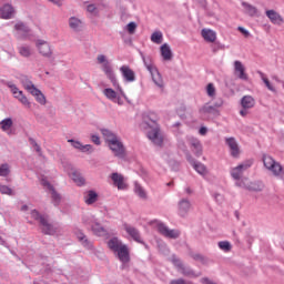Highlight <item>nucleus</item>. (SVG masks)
Instances as JSON below:
<instances>
[{"label": "nucleus", "mask_w": 284, "mask_h": 284, "mask_svg": "<svg viewBox=\"0 0 284 284\" xmlns=\"http://www.w3.org/2000/svg\"><path fill=\"white\" fill-rule=\"evenodd\" d=\"M30 94H32V97H36V101L40 103V105H45V95L43 94V92H41V90L36 88L33 91L30 92Z\"/></svg>", "instance_id": "7c9ffc66"}, {"label": "nucleus", "mask_w": 284, "mask_h": 284, "mask_svg": "<svg viewBox=\"0 0 284 284\" xmlns=\"http://www.w3.org/2000/svg\"><path fill=\"white\" fill-rule=\"evenodd\" d=\"M266 17L270 19L271 23H273L274 26H283L284 23L283 17H281L280 13L276 12L275 10H267Z\"/></svg>", "instance_id": "a211bd4d"}, {"label": "nucleus", "mask_w": 284, "mask_h": 284, "mask_svg": "<svg viewBox=\"0 0 284 284\" xmlns=\"http://www.w3.org/2000/svg\"><path fill=\"white\" fill-rule=\"evenodd\" d=\"M69 27L71 28V30H73V32H81L83 22L77 17H71L69 19Z\"/></svg>", "instance_id": "b1692460"}, {"label": "nucleus", "mask_w": 284, "mask_h": 284, "mask_svg": "<svg viewBox=\"0 0 284 284\" xmlns=\"http://www.w3.org/2000/svg\"><path fill=\"white\" fill-rule=\"evenodd\" d=\"M190 210H192V202L190 199L183 197L178 202V214L182 219H185V216L190 214Z\"/></svg>", "instance_id": "0eeeda50"}, {"label": "nucleus", "mask_w": 284, "mask_h": 284, "mask_svg": "<svg viewBox=\"0 0 284 284\" xmlns=\"http://www.w3.org/2000/svg\"><path fill=\"white\" fill-rule=\"evenodd\" d=\"M245 14L248 17H258V9L247 2H242Z\"/></svg>", "instance_id": "cd10ccee"}, {"label": "nucleus", "mask_w": 284, "mask_h": 284, "mask_svg": "<svg viewBox=\"0 0 284 284\" xmlns=\"http://www.w3.org/2000/svg\"><path fill=\"white\" fill-rule=\"evenodd\" d=\"M29 143L30 145H32L36 150V152H38L39 156H43V152H41V146L39 145V143H37V140L33 138H29Z\"/></svg>", "instance_id": "603ef678"}, {"label": "nucleus", "mask_w": 284, "mask_h": 284, "mask_svg": "<svg viewBox=\"0 0 284 284\" xmlns=\"http://www.w3.org/2000/svg\"><path fill=\"white\" fill-rule=\"evenodd\" d=\"M180 272L183 276H187L189 278H199V276H201V273L194 272L190 266H183Z\"/></svg>", "instance_id": "473e14b6"}, {"label": "nucleus", "mask_w": 284, "mask_h": 284, "mask_svg": "<svg viewBox=\"0 0 284 284\" xmlns=\"http://www.w3.org/2000/svg\"><path fill=\"white\" fill-rule=\"evenodd\" d=\"M51 201L55 207H59L61 205V194L57 192V190L53 187L51 191Z\"/></svg>", "instance_id": "58836bf2"}, {"label": "nucleus", "mask_w": 284, "mask_h": 284, "mask_svg": "<svg viewBox=\"0 0 284 284\" xmlns=\"http://www.w3.org/2000/svg\"><path fill=\"white\" fill-rule=\"evenodd\" d=\"M14 30L18 32V39L26 41L28 36L30 34V27L26 24V22L19 21L14 24Z\"/></svg>", "instance_id": "9d476101"}, {"label": "nucleus", "mask_w": 284, "mask_h": 284, "mask_svg": "<svg viewBox=\"0 0 284 284\" xmlns=\"http://www.w3.org/2000/svg\"><path fill=\"white\" fill-rule=\"evenodd\" d=\"M110 179L113 181V185L114 187H118V190H128V183H125L123 174L114 172L110 175Z\"/></svg>", "instance_id": "1a4fd4ad"}, {"label": "nucleus", "mask_w": 284, "mask_h": 284, "mask_svg": "<svg viewBox=\"0 0 284 284\" xmlns=\"http://www.w3.org/2000/svg\"><path fill=\"white\" fill-rule=\"evenodd\" d=\"M265 185L263 184V182H250L247 190L248 192H263Z\"/></svg>", "instance_id": "f704fd0d"}, {"label": "nucleus", "mask_w": 284, "mask_h": 284, "mask_svg": "<svg viewBox=\"0 0 284 284\" xmlns=\"http://www.w3.org/2000/svg\"><path fill=\"white\" fill-rule=\"evenodd\" d=\"M40 183H41V185H42L43 187H45L47 190H49V192L52 191V190H54V186H53V185L50 183V181H48L45 178L41 179Z\"/></svg>", "instance_id": "4d7b16f0"}, {"label": "nucleus", "mask_w": 284, "mask_h": 284, "mask_svg": "<svg viewBox=\"0 0 284 284\" xmlns=\"http://www.w3.org/2000/svg\"><path fill=\"white\" fill-rule=\"evenodd\" d=\"M124 230L129 236H132L133 241H136V243H143V241H141V233L139 232V229L130 224H124Z\"/></svg>", "instance_id": "f3484780"}, {"label": "nucleus", "mask_w": 284, "mask_h": 284, "mask_svg": "<svg viewBox=\"0 0 284 284\" xmlns=\"http://www.w3.org/2000/svg\"><path fill=\"white\" fill-rule=\"evenodd\" d=\"M143 126L148 128L146 136L154 143V145H163V135H161V129L156 121L153 120H144L142 123Z\"/></svg>", "instance_id": "f03ea898"}, {"label": "nucleus", "mask_w": 284, "mask_h": 284, "mask_svg": "<svg viewBox=\"0 0 284 284\" xmlns=\"http://www.w3.org/2000/svg\"><path fill=\"white\" fill-rule=\"evenodd\" d=\"M12 125H13V122L11 118H6L0 122L1 131L7 132V134H12V131H10L12 129Z\"/></svg>", "instance_id": "c85d7f7f"}, {"label": "nucleus", "mask_w": 284, "mask_h": 284, "mask_svg": "<svg viewBox=\"0 0 284 284\" xmlns=\"http://www.w3.org/2000/svg\"><path fill=\"white\" fill-rule=\"evenodd\" d=\"M91 230H92L93 234H95V236H104V237L110 236V233H108V230H105V227H103L99 223L92 224Z\"/></svg>", "instance_id": "4be33fe9"}, {"label": "nucleus", "mask_w": 284, "mask_h": 284, "mask_svg": "<svg viewBox=\"0 0 284 284\" xmlns=\"http://www.w3.org/2000/svg\"><path fill=\"white\" fill-rule=\"evenodd\" d=\"M22 105H26L27 108H30L31 103L30 100H28V97H26L23 93L21 94L20 99H18Z\"/></svg>", "instance_id": "052dcab7"}, {"label": "nucleus", "mask_w": 284, "mask_h": 284, "mask_svg": "<svg viewBox=\"0 0 284 284\" xmlns=\"http://www.w3.org/2000/svg\"><path fill=\"white\" fill-rule=\"evenodd\" d=\"M134 192L135 194H138L140 199H143V201L148 200V193L145 192L144 189H142V186L139 183H135Z\"/></svg>", "instance_id": "37998d69"}, {"label": "nucleus", "mask_w": 284, "mask_h": 284, "mask_svg": "<svg viewBox=\"0 0 284 284\" xmlns=\"http://www.w3.org/2000/svg\"><path fill=\"white\" fill-rule=\"evenodd\" d=\"M142 61L149 72H153L154 70H156V67H154V62L150 57L145 58V55H142Z\"/></svg>", "instance_id": "ea45409f"}, {"label": "nucleus", "mask_w": 284, "mask_h": 284, "mask_svg": "<svg viewBox=\"0 0 284 284\" xmlns=\"http://www.w3.org/2000/svg\"><path fill=\"white\" fill-rule=\"evenodd\" d=\"M101 134L108 144L112 143V141L119 140V136L108 129H101Z\"/></svg>", "instance_id": "c756f323"}, {"label": "nucleus", "mask_w": 284, "mask_h": 284, "mask_svg": "<svg viewBox=\"0 0 284 284\" xmlns=\"http://www.w3.org/2000/svg\"><path fill=\"white\" fill-rule=\"evenodd\" d=\"M178 148H180V150H182V152H187V145H185V142L183 140H180L178 142Z\"/></svg>", "instance_id": "338daca9"}, {"label": "nucleus", "mask_w": 284, "mask_h": 284, "mask_svg": "<svg viewBox=\"0 0 284 284\" xmlns=\"http://www.w3.org/2000/svg\"><path fill=\"white\" fill-rule=\"evenodd\" d=\"M31 219H33L34 221H38V223H40L42 234H47L49 236H54V234H57V229L53 226L52 223H50L48 215H43V214L39 213V211L32 210Z\"/></svg>", "instance_id": "7ed1b4c3"}, {"label": "nucleus", "mask_w": 284, "mask_h": 284, "mask_svg": "<svg viewBox=\"0 0 284 284\" xmlns=\"http://www.w3.org/2000/svg\"><path fill=\"white\" fill-rule=\"evenodd\" d=\"M80 152H89V154H92V152H94V146H92V144H82Z\"/></svg>", "instance_id": "680f3d73"}, {"label": "nucleus", "mask_w": 284, "mask_h": 284, "mask_svg": "<svg viewBox=\"0 0 284 284\" xmlns=\"http://www.w3.org/2000/svg\"><path fill=\"white\" fill-rule=\"evenodd\" d=\"M97 61L102 65V71L104 72L109 81H111L113 88H116L120 94L124 97V99H128L125 97V92H123V89H121V85H119V81L116 80V75L114 74V70H112V64H110L108 58L103 54H99Z\"/></svg>", "instance_id": "f257e3e1"}, {"label": "nucleus", "mask_w": 284, "mask_h": 284, "mask_svg": "<svg viewBox=\"0 0 284 284\" xmlns=\"http://www.w3.org/2000/svg\"><path fill=\"white\" fill-rule=\"evenodd\" d=\"M18 50H19V54H21V57H24L26 59H28L29 57H32V50L28 45L19 47Z\"/></svg>", "instance_id": "a18cd8bd"}, {"label": "nucleus", "mask_w": 284, "mask_h": 284, "mask_svg": "<svg viewBox=\"0 0 284 284\" xmlns=\"http://www.w3.org/2000/svg\"><path fill=\"white\" fill-rule=\"evenodd\" d=\"M150 74L152 77L153 83H155L158 88H163V78H161V73H159V69H154L153 71H150Z\"/></svg>", "instance_id": "2f4dec72"}, {"label": "nucleus", "mask_w": 284, "mask_h": 284, "mask_svg": "<svg viewBox=\"0 0 284 284\" xmlns=\"http://www.w3.org/2000/svg\"><path fill=\"white\" fill-rule=\"evenodd\" d=\"M206 94L211 99H214V97H216V88L214 87V83H209L206 85Z\"/></svg>", "instance_id": "3c124183"}, {"label": "nucleus", "mask_w": 284, "mask_h": 284, "mask_svg": "<svg viewBox=\"0 0 284 284\" xmlns=\"http://www.w3.org/2000/svg\"><path fill=\"white\" fill-rule=\"evenodd\" d=\"M125 244L119 237H112L111 240L108 241V247L111 250V252L116 253L122 248Z\"/></svg>", "instance_id": "aec40b11"}, {"label": "nucleus", "mask_w": 284, "mask_h": 284, "mask_svg": "<svg viewBox=\"0 0 284 284\" xmlns=\"http://www.w3.org/2000/svg\"><path fill=\"white\" fill-rule=\"evenodd\" d=\"M161 50V57L164 59V61H172V49H170V44L164 43L160 48Z\"/></svg>", "instance_id": "a878e982"}, {"label": "nucleus", "mask_w": 284, "mask_h": 284, "mask_svg": "<svg viewBox=\"0 0 284 284\" xmlns=\"http://www.w3.org/2000/svg\"><path fill=\"white\" fill-rule=\"evenodd\" d=\"M194 170L197 172V174H201L202 176H205V174H207V168L204 166L203 163L201 162H196L194 165H193Z\"/></svg>", "instance_id": "c03bdc74"}, {"label": "nucleus", "mask_w": 284, "mask_h": 284, "mask_svg": "<svg viewBox=\"0 0 284 284\" xmlns=\"http://www.w3.org/2000/svg\"><path fill=\"white\" fill-rule=\"evenodd\" d=\"M68 143H71L72 148H74L75 150H80L82 149V143L80 141H77V140H68Z\"/></svg>", "instance_id": "bf43d9fd"}, {"label": "nucleus", "mask_w": 284, "mask_h": 284, "mask_svg": "<svg viewBox=\"0 0 284 284\" xmlns=\"http://www.w3.org/2000/svg\"><path fill=\"white\" fill-rule=\"evenodd\" d=\"M241 105L244 109L251 110V108H254V105H256V101L254 100V98H252V95H244L241 100Z\"/></svg>", "instance_id": "bb28decb"}, {"label": "nucleus", "mask_w": 284, "mask_h": 284, "mask_svg": "<svg viewBox=\"0 0 284 284\" xmlns=\"http://www.w3.org/2000/svg\"><path fill=\"white\" fill-rule=\"evenodd\" d=\"M108 145L116 159H125V146L120 139L110 142Z\"/></svg>", "instance_id": "423d86ee"}, {"label": "nucleus", "mask_w": 284, "mask_h": 284, "mask_svg": "<svg viewBox=\"0 0 284 284\" xmlns=\"http://www.w3.org/2000/svg\"><path fill=\"white\" fill-rule=\"evenodd\" d=\"M191 145L194 148L193 153L195 156H202L203 154V145L201 144V141L199 140H192Z\"/></svg>", "instance_id": "c9c22d12"}, {"label": "nucleus", "mask_w": 284, "mask_h": 284, "mask_svg": "<svg viewBox=\"0 0 284 284\" xmlns=\"http://www.w3.org/2000/svg\"><path fill=\"white\" fill-rule=\"evenodd\" d=\"M217 246L222 252H232V244L227 241H221L217 243Z\"/></svg>", "instance_id": "09e8293b"}, {"label": "nucleus", "mask_w": 284, "mask_h": 284, "mask_svg": "<svg viewBox=\"0 0 284 284\" xmlns=\"http://www.w3.org/2000/svg\"><path fill=\"white\" fill-rule=\"evenodd\" d=\"M37 48L42 57H47V59H50V57H52V48L48 42L43 40H38Z\"/></svg>", "instance_id": "2eb2a0df"}, {"label": "nucleus", "mask_w": 284, "mask_h": 284, "mask_svg": "<svg viewBox=\"0 0 284 284\" xmlns=\"http://www.w3.org/2000/svg\"><path fill=\"white\" fill-rule=\"evenodd\" d=\"M201 34L207 43H214V41H216V32H214V30L202 29Z\"/></svg>", "instance_id": "5701e85b"}, {"label": "nucleus", "mask_w": 284, "mask_h": 284, "mask_svg": "<svg viewBox=\"0 0 284 284\" xmlns=\"http://www.w3.org/2000/svg\"><path fill=\"white\" fill-rule=\"evenodd\" d=\"M6 85H7V88L10 89V91L12 92V94H16V93H18V92L20 91L19 88L16 87V84L12 83V82H7Z\"/></svg>", "instance_id": "e2e57ef3"}, {"label": "nucleus", "mask_w": 284, "mask_h": 284, "mask_svg": "<svg viewBox=\"0 0 284 284\" xmlns=\"http://www.w3.org/2000/svg\"><path fill=\"white\" fill-rule=\"evenodd\" d=\"M10 174V165L8 163H3L0 165V176H8Z\"/></svg>", "instance_id": "864d4df0"}, {"label": "nucleus", "mask_w": 284, "mask_h": 284, "mask_svg": "<svg viewBox=\"0 0 284 284\" xmlns=\"http://www.w3.org/2000/svg\"><path fill=\"white\" fill-rule=\"evenodd\" d=\"M136 22H130L126 24L125 30L129 32V34H134L136 32Z\"/></svg>", "instance_id": "5fc2aeb1"}, {"label": "nucleus", "mask_w": 284, "mask_h": 284, "mask_svg": "<svg viewBox=\"0 0 284 284\" xmlns=\"http://www.w3.org/2000/svg\"><path fill=\"white\" fill-rule=\"evenodd\" d=\"M114 254L121 263H130V248H128V245L124 244Z\"/></svg>", "instance_id": "dca6fc26"}, {"label": "nucleus", "mask_w": 284, "mask_h": 284, "mask_svg": "<svg viewBox=\"0 0 284 284\" xmlns=\"http://www.w3.org/2000/svg\"><path fill=\"white\" fill-rule=\"evenodd\" d=\"M19 79H20L21 85L24 88V90H27V92L31 93L33 90L37 89L34 83H32V80H30L28 75H20Z\"/></svg>", "instance_id": "412c9836"}, {"label": "nucleus", "mask_w": 284, "mask_h": 284, "mask_svg": "<svg viewBox=\"0 0 284 284\" xmlns=\"http://www.w3.org/2000/svg\"><path fill=\"white\" fill-rule=\"evenodd\" d=\"M99 199V194L91 190V191H88L87 193V196L84 197V202L87 203V205H93V203H97Z\"/></svg>", "instance_id": "72a5a7b5"}, {"label": "nucleus", "mask_w": 284, "mask_h": 284, "mask_svg": "<svg viewBox=\"0 0 284 284\" xmlns=\"http://www.w3.org/2000/svg\"><path fill=\"white\" fill-rule=\"evenodd\" d=\"M71 179L77 183V185H85V179L77 171L71 173Z\"/></svg>", "instance_id": "4c0bfd02"}, {"label": "nucleus", "mask_w": 284, "mask_h": 284, "mask_svg": "<svg viewBox=\"0 0 284 284\" xmlns=\"http://www.w3.org/2000/svg\"><path fill=\"white\" fill-rule=\"evenodd\" d=\"M151 41L153 43L161 44L163 43V33L161 31H155L151 34Z\"/></svg>", "instance_id": "49530a36"}, {"label": "nucleus", "mask_w": 284, "mask_h": 284, "mask_svg": "<svg viewBox=\"0 0 284 284\" xmlns=\"http://www.w3.org/2000/svg\"><path fill=\"white\" fill-rule=\"evenodd\" d=\"M0 14L2 19H12V14H14V8L7 3L0 9Z\"/></svg>", "instance_id": "393cba45"}, {"label": "nucleus", "mask_w": 284, "mask_h": 284, "mask_svg": "<svg viewBox=\"0 0 284 284\" xmlns=\"http://www.w3.org/2000/svg\"><path fill=\"white\" fill-rule=\"evenodd\" d=\"M87 11L90 12V14H94V17H97V14H99V9L97 8L95 4H89L87 7Z\"/></svg>", "instance_id": "13d9d810"}, {"label": "nucleus", "mask_w": 284, "mask_h": 284, "mask_svg": "<svg viewBox=\"0 0 284 284\" xmlns=\"http://www.w3.org/2000/svg\"><path fill=\"white\" fill-rule=\"evenodd\" d=\"M258 74L260 77H262V81L266 85L267 90H270L271 92H276V89L272 85L270 80L265 78V74L263 72H258Z\"/></svg>", "instance_id": "8fccbe9b"}, {"label": "nucleus", "mask_w": 284, "mask_h": 284, "mask_svg": "<svg viewBox=\"0 0 284 284\" xmlns=\"http://www.w3.org/2000/svg\"><path fill=\"white\" fill-rule=\"evenodd\" d=\"M103 94L104 97H106V99H109L110 101H116V97L119 95L116 93V91H114L113 89L111 88H106L103 90Z\"/></svg>", "instance_id": "a19ab883"}, {"label": "nucleus", "mask_w": 284, "mask_h": 284, "mask_svg": "<svg viewBox=\"0 0 284 284\" xmlns=\"http://www.w3.org/2000/svg\"><path fill=\"white\" fill-rule=\"evenodd\" d=\"M235 185L237 187H242L243 190H247V187H250V180L247 178L236 180Z\"/></svg>", "instance_id": "de8ad7c7"}, {"label": "nucleus", "mask_w": 284, "mask_h": 284, "mask_svg": "<svg viewBox=\"0 0 284 284\" xmlns=\"http://www.w3.org/2000/svg\"><path fill=\"white\" fill-rule=\"evenodd\" d=\"M120 72L126 83H133V81H136V73H134V71L131 70L130 67L122 65L120 68Z\"/></svg>", "instance_id": "9b49d317"}, {"label": "nucleus", "mask_w": 284, "mask_h": 284, "mask_svg": "<svg viewBox=\"0 0 284 284\" xmlns=\"http://www.w3.org/2000/svg\"><path fill=\"white\" fill-rule=\"evenodd\" d=\"M170 261L174 265V267H176L178 272H181L182 267L185 266V264H183V261H181V258L176 257L175 255H172Z\"/></svg>", "instance_id": "79ce46f5"}, {"label": "nucleus", "mask_w": 284, "mask_h": 284, "mask_svg": "<svg viewBox=\"0 0 284 284\" xmlns=\"http://www.w3.org/2000/svg\"><path fill=\"white\" fill-rule=\"evenodd\" d=\"M169 284H192L190 281L183 278L171 280Z\"/></svg>", "instance_id": "0e129e2a"}, {"label": "nucleus", "mask_w": 284, "mask_h": 284, "mask_svg": "<svg viewBox=\"0 0 284 284\" xmlns=\"http://www.w3.org/2000/svg\"><path fill=\"white\" fill-rule=\"evenodd\" d=\"M0 192H1V194H8L9 196H12V194H14L12 192V189H10V186L1 185V184H0Z\"/></svg>", "instance_id": "6e6d98bb"}, {"label": "nucleus", "mask_w": 284, "mask_h": 284, "mask_svg": "<svg viewBox=\"0 0 284 284\" xmlns=\"http://www.w3.org/2000/svg\"><path fill=\"white\" fill-rule=\"evenodd\" d=\"M199 112L204 119L206 116H219V109H215L214 105H210L209 103L200 108Z\"/></svg>", "instance_id": "4468645a"}, {"label": "nucleus", "mask_w": 284, "mask_h": 284, "mask_svg": "<svg viewBox=\"0 0 284 284\" xmlns=\"http://www.w3.org/2000/svg\"><path fill=\"white\" fill-rule=\"evenodd\" d=\"M237 30H239V32H241V34H243L245 37V39H247L250 37V31H247L245 28L239 27Z\"/></svg>", "instance_id": "774afa93"}, {"label": "nucleus", "mask_w": 284, "mask_h": 284, "mask_svg": "<svg viewBox=\"0 0 284 284\" xmlns=\"http://www.w3.org/2000/svg\"><path fill=\"white\" fill-rule=\"evenodd\" d=\"M156 230L159 234L164 236V239H179L181 236V232H179V230H170V227L162 222L156 224Z\"/></svg>", "instance_id": "39448f33"}, {"label": "nucleus", "mask_w": 284, "mask_h": 284, "mask_svg": "<svg viewBox=\"0 0 284 284\" xmlns=\"http://www.w3.org/2000/svg\"><path fill=\"white\" fill-rule=\"evenodd\" d=\"M91 141H92V143H94L95 145H101V138H99V135H97V134H92V135H91Z\"/></svg>", "instance_id": "69168bd1"}, {"label": "nucleus", "mask_w": 284, "mask_h": 284, "mask_svg": "<svg viewBox=\"0 0 284 284\" xmlns=\"http://www.w3.org/2000/svg\"><path fill=\"white\" fill-rule=\"evenodd\" d=\"M234 74L237 77V79H241V81H247L248 77L245 73V65H243V62L236 60L234 61Z\"/></svg>", "instance_id": "f8f14e48"}, {"label": "nucleus", "mask_w": 284, "mask_h": 284, "mask_svg": "<svg viewBox=\"0 0 284 284\" xmlns=\"http://www.w3.org/2000/svg\"><path fill=\"white\" fill-rule=\"evenodd\" d=\"M226 145L230 148L231 156L234 159H239V154H241V150L239 149V143L234 138H226L225 139Z\"/></svg>", "instance_id": "ddd939ff"}, {"label": "nucleus", "mask_w": 284, "mask_h": 284, "mask_svg": "<svg viewBox=\"0 0 284 284\" xmlns=\"http://www.w3.org/2000/svg\"><path fill=\"white\" fill-rule=\"evenodd\" d=\"M263 163H264V168H266V170L272 172L273 176H278L280 179H283L284 176L283 165L276 162L274 158H272L271 155H263Z\"/></svg>", "instance_id": "20e7f679"}, {"label": "nucleus", "mask_w": 284, "mask_h": 284, "mask_svg": "<svg viewBox=\"0 0 284 284\" xmlns=\"http://www.w3.org/2000/svg\"><path fill=\"white\" fill-rule=\"evenodd\" d=\"M189 256L191 258H193V261H199L200 263H202V265H207L209 263V260L207 257H205L203 254L201 253H194V252H191L189 253Z\"/></svg>", "instance_id": "e433bc0d"}, {"label": "nucleus", "mask_w": 284, "mask_h": 284, "mask_svg": "<svg viewBox=\"0 0 284 284\" xmlns=\"http://www.w3.org/2000/svg\"><path fill=\"white\" fill-rule=\"evenodd\" d=\"M75 236L78 241L81 243V245H83V247H85L87 250H92V243L90 242V240L83 231L78 230L75 232Z\"/></svg>", "instance_id": "6ab92c4d"}, {"label": "nucleus", "mask_w": 284, "mask_h": 284, "mask_svg": "<svg viewBox=\"0 0 284 284\" xmlns=\"http://www.w3.org/2000/svg\"><path fill=\"white\" fill-rule=\"evenodd\" d=\"M250 168H252V161L243 162L242 164L233 168L231 170L232 179H234L235 181L241 180V176H243V172H245V170H250Z\"/></svg>", "instance_id": "6e6552de"}]
</instances>
